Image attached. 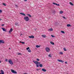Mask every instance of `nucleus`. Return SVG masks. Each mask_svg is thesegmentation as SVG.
I'll return each instance as SVG.
<instances>
[{
    "mask_svg": "<svg viewBox=\"0 0 74 74\" xmlns=\"http://www.w3.org/2000/svg\"><path fill=\"white\" fill-rule=\"evenodd\" d=\"M33 62L36 64V66L37 67H39V66L38 65V64H40V63L38 61H36L34 60L33 61Z\"/></svg>",
    "mask_w": 74,
    "mask_h": 74,
    "instance_id": "1",
    "label": "nucleus"
},
{
    "mask_svg": "<svg viewBox=\"0 0 74 74\" xmlns=\"http://www.w3.org/2000/svg\"><path fill=\"white\" fill-rule=\"evenodd\" d=\"M24 20L26 21H29V18L27 16H26L24 17Z\"/></svg>",
    "mask_w": 74,
    "mask_h": 74,
    "instance_id": "2",
    "label": "nucleus"
},
{
    "mask_svg": "<svg viewBox=\"0 0 74 74\" xmlns=\"http://www.w3.org/2000/svg\"><path fill=\"white\" fill-rule=\"evenodd\" d=\"M8 62L10 64H11V65H12V64H13V62H12V61L11 60H9Z\"/></svg>",
    "mask_w": 74,
    "mask_h": 74,
    "instance_id": "3",
    "label": "nucleus"
},
{
    "mask_svg": "<svg viewBox=\"0 0 74 74\" xmlns=\"http://www.w3.org/2000/svg\"><path fill=\"white\" fill-rule=\"evenodd\" d=\"M45 50L47 52H49V51H50V49H49V48L48 47L46 48Z\"/></svg>",
    "mask_w": 74,
    "mask_h": 74,
    "instance_id": "4",
    "label": "nucleus"
},
{
    "mask_svg": "<svg viewBox=\"0 0 74 74\" xmlns=\"http://www.w3.org/2000/svg\"><path fill=\"white\" fill-rule=\"evenodd\" d=\"M11 71L13 73H14L15 74H16V73H17V72H16L15 71H14L13 69H11Z\"/></svg>",
    "mask_w": 74,
    "mask_h": 74,
    "instance_id": "5",
    "label": "nucleus"
},
{
    "mask_svg": "<svg viewBox=\"0 0 74 74\" xmlns=\"http://www.w3.org/2000/svg\"><path fill=\"white\" fill-rule=\"evenodd\" d=\"M4 44V41L3 40H0V44Z\"/></svg>",
    "mask_w": 74,
    "mask_h": 74,
    "instance_id": "6",
    "label": "nucleus"
},
{
    "mask_svg": "<svg viewBox=\"0 0 74 74\" xmlns=\"http://www.w3.org/2000/svg\"><path fill=\"white\" fill-rule=\"evenodd\" d=\"M29 37L30 38H34V36L33 35H32L31 36H29Z\"/></svg>",
    "mask_w": 74,
    "mask_h": 74,
    "instance_id": "7",
    "label": "nucleus"
},
{
    "mask_svg": "<svg viewBox=\"0 0 74 74\" xmlns=\"http://www.w3.org/2000/svg\"><path fill=\"white\" fill-rule=\"evenodd\" d=\"M53 4H54V5H58V6H60V5L59 4H57L56 3L54 2L53 3Z\"/></svg>",
    "mask_w": 74,
    "mask_h": 74,
    "instance_id": "8",
    "label": "nucleus"
},
{
    "mask_svg": "<svg viewBox=\"0 0 74 74\" xmlns=\"http://www.w3.org/2000/svg\"><path fill=\"white\" fill-rule=\"evenodd\" d=\"M12 30H13V29L12 28H11L10 30L9 31V33H11V32H12Z\"/></svg>",
    "mask_w": 74,
    "mask_h": 74,
    "instance_id": "9",
    "label": "nucleus"
},
{
    "mask_svg": "<svg viewBox=\"0 0 74 74\" xmlns=\"http://www.w3.org/2000/svg\"><path fill=\"white\" fill-rule=\"evenodd\" d=\"M57 61L59 62H62V63L64 62V61H63L62 60H58Z\"/></svg>",
    "mask_w": 74,
    "mask_h": 74,
    "instance_id": "10",
    "label": "nucleus"
},
{
    "mask_svg": "<svg viewBox=\"0 0 74 74\" xmlns=\"http://www.w3.org/2000/svg\"><path fill=\"white\" fill-rule=\"evenodd\" d=\"M0 74H4V71L3 70H1V73H0Z\"/></svg>",
    "mask_w": 74,
    "mask_h": 74,
    "instance_id": "11",
    "label": "nucleus"
},
{
    "mask_svg": "<svg viewBox=\"0 0 74 74\" xmlns=\"http://www.w3.org/2000/svg\"><path fill=\"white\" fill-rule=\"evenodd\" d=\"M20 14H21V15H23L24 16H26V15L24 13H20Z\"/></svg>",
    "mask_w": 74,
    "mask_h": 74,
    "instance_id": "12",
    "label": "nucleus"
},
{
    "mask_svg": "<svg viewBox=\"0 0 74 74\" xmlns=\"http://www.w3.org/2000/svg\"><path fill=\"white\" fill-rule=\"evenodd\" d=\"M42 71H44V72H45L46 71H47V70L44 69H42Z\"/></svg>",
    "mask_w": 74,
    "mask_h": 74,
    "instance_id": "13",
    "label": "nucleus"
},
{
    "mask_svg": "<svg viewBox=\"0 0 74 74\" xmlns=\"http://www.w3.org/2000/svg\"><path fill=\"white\" fill-rule=\"evenodd\" d=\"M48 31H49V32H50L51 31H53V29H52V28H50V29H49Z\"/></svg>",
    "mask_w": 74,
    "mask_h": 74,
    "instance_id": "14",
    "label": "nucleus"
},
{
    "mask_svg": "<svg viewBox=\"0 0 74 74\" xmlns=\"http://www.w3.org/2000/svg\"><path fill=\"white\" fill-rule=\"evenodd\" d=\"M42 36L44 38H45L46 37V35H42Z\"/></svg>",
    "mask_w": 74,
    "mask_h": 74,
    "instance_id": "15",
    "label": "nucleus"
},
{
    "mask_svg": "<svg viewBox=\"0 0 74 74\" xmlns=\"http://www.w3.org/2000/svg\"><path fill=\"white\" fill-rule=\"evenodd\" d=\"M67 27H71V25L70 24H67Z\"/></svg>",
    "mask_w": 74,
    "mask_h": 74,
    "instance_id": "16",
    "label": "nucleus"
},
{
    "mask_svg": "<svg viewBox=\"0 0 74 74\" xmlns=\"http://www.w3.org/2000/svg\"><path fill=\"white\" fill-rule=\"evenodd\" d=\"M2 29L3 30V31L4 32H6V29H5V28H2Z\"/></svg>",
    "mask_w": 74,
    "mask_h": 74,
    "instance_id": "17",
    "label": "nucleus"
},
{
    "mask_svg": "<svg viewBox=\"0 0 74 74\" xmlns=\"http://www.w3.org/2000/svg\"><path fill=\"white\" fill-rule=\"evenodd\" d=\"M69 4H70V5H72V6L74 5V4H73V3H72L71 2H70Z\"/></svg>",
    "mask_w": 74,
    "mask_h": 74,
    "instance_id": "18",
    "label": "nucleus"
},
{
    "mask_svg": "<svg viewBox=\"0 0 74 74\" xmlns=\"http://www.w3.org/2000/svg\"><path fill=\"white\" fill-rule=\"evenodd\" d=\"M50 44H52V45H54V44H55V43L52 42H51Z\"/></svg>",
    "mask_w": 74,
    "mask_h": 74,
    "instance_id": "19",
    "label": "nucleus"
},
{
    "mask_svg": "<svg viewBox=\"0 0 74 74\" xmlns=\"http://www.w3.org/2000/svg\"><path fill=\"white\" fill-rule=\"evenodd\" d=\"M43 66L41 64H39V67H42Z\"/></svg>",
    "mask_w": 74,
    "mask_h": 74,
    "instance_id": "20",
    "label": "nucleus"
},
{
    "mask_svg": "<svg viewBox=\"0 0 74 74\" xmlns=\"http://www.w3.org/2000/svg\"><path fill=\"white\" fill-rule=\"evenodd\" d=\"M27 15H28V16L29 17L31 18L32 17V16H31V15H30V14H27Z\"/></svg>",
    "mask_w": 74,
    "mask_h": 74,
    "instance_id": "21",
    "label": "nucleus"
},
{
    "mask_svg": "<svg viewBox=\"0 0 74 74\" xmlns=\"http://www.w3.org/2000/svg\"><path fill=\"white\" fill-rule=\"evenodd\" d=\"M40 47V46H39V45H36V48H39V47Z\"/></svg>",
    "mask_w": 74,
    "mask_h": 74,
    "instance_id": "22",
    "label": "nucleus"
},
{
    "mask_svg": "<svg viewBox=\"0 0 74 74\" xmlns=\"http://www.w3.org/2000/svg\"><path fill=\"white\" fill-rule=\"evenodd\" d=\"M2 4L4 6H6V4L5 3H3Z\"/></svg>",
    "mask_w": 74,
    "mask_h": 74,
    "instance_id": "23",
    "label": "nucleus"
},
{
    "mask_svg": "<svg viewBox=\"0 0 74 74\" xmlns=\"http://www.w3.org/2000/svg\"><path fill=\"white\" fill-rule=\"evenodd\" d=\"M60 14H63V11H60Z\"/></svg>",
    "mask_w": 74,
    "mask_h": 74,
    "instance_id": "24",
    "label": "nucleus"
},
{
    "mask_svg": "<svg viewBox=\"0 0 74 74\" xmlns=\"http://www.w3.org/2000/svg\"><path fill=\"white\" fill-rule=\"evenodd\" d=\"M20 43H22V44H25V42H22L21 41L20 42Z\"/></svg>",
    "mask_w": 74,
    "mask_h": 74,
    "instance_id": "25",
    "label": "nucleus"
},
{
    "mask_svg": "<svg viewBox=\"0 0 74 74\" xmlns=\"http://www.w3.org/2000/svg\"><path fill=\"white\" fill-rule=\"evenodd\" d=\"M28 50L29 52H31V50L30 49H29Z\"/></svg>",
    "mask_w": 74,
    "mask_h": 74,
    "instance_id": "26",
    "label": "nucleus"
},
{
    "mask_svg": "<svg viewBox=\"0 0 74 74\" xmlns=\"http://www.w3.org/2000/svg\"><path fill=\"white\" fill-rule=\"evenodd\" d=\"M15 25H17V26H18V24L17 23H15Z\"/></svg>",
    "mask_w": 74,
    "mask_h": 74,
    "instance_id": "27",
    "label": "nucleus"
},
{
    "mask_svg": "<svg viewBox=\"0 0 74 74\" xmlns=\"http://www.w3.org/2000/svg\"><path fill=\"white\" fill-rule=\"evenodd\" d=\"M60 55H63V52H60Z\"/></svg>",
    "mask_w": 74,
    "mask_h": 74,
    "instance_id": "28",
    "label": "nucleus"
},
{
    "mask_svg": "<svg viewBox=\"0 0 74 74\" xmlns=\"http://www.w3.org/2000/svg\"><path fill=\"white\" fill-rule=\"evenodd\" d=\"M61 33H64V32L63 31H61Z\"/></svg>",
    "mask_w": 74,
    "mask_h": 74,
    "instance_id": "29",
    "label": "nucleus"
},
{
    "mask_svg": "<svg viewBox=\"0 0 74 74\" xmlns=\"http://www.w3.org/2000/svg\"><path fill=\"white\" fill-rule=\"evenodd\" d=\"M64 50L65 51H67V50H66V48H64Z\"/></svg>",
    "mask_w": 74,
    "mask_h": 74,
    "instance_id": "30",
    "label": "nucleus"
},
{
    "mask_svg": "<svg viewBox=\"0 0 74 74\" xmlns=\"http://www.w3.org/2000/svg\"><path fill=\"white\" fill-rule=\"evenodd\" d=\"M36 60L37 61H40V60H39V59L37 58L36 59Z\"/></svg>",
    "mask_w": 74,
    "mask_h": 74,
    "instance_id": "31",
    "label": "nucleus"
},
{
    "mask_svg": "<svg viewBox=\"0 0 74 74\" xmlns=\"http://www.w3.org/2000/svg\"><path fill=\"white\" fill-rule=\"evenodd\" d=\"M49 57H52V56H51V55L49 54Z\"/></svg>",
    "mask_w": 74,
    "mask_h": 74,
    "instance_id": "32",
    "label": "nucleus"
},
{
    "mask_svg": "<svg viewBox=\"0 0 74 74\" xmlns=\"http://www.w3.org/2000/svg\"><path fill=\"white\" fill-rule=\"evenodd\" d=\"M29 49V47H28L26 48V49L27 50H28Z\"/></svg>",
    "mask_w": 74,
    "mask_h": 74,
    "instance_id": "33",
    "label": "nucleus"
},
{
    "mask_svg": "<svg viewBox=\"0 0 74 74\" xmlns=\"http://www.w3.org/2000/svg\"><path fill=\"white\" fill-rule=\"evenodd\" d=\"M51 36L52 37H55V36H53V35H51Z\"/></svg>",
    "mask_w": 74,
    "mask_h": 74,
    "instance_id": "34",
    "label": "nucleus"
},
{
    "mask_svg": "<svg viewBox=\"0 0 74 74\" xmlns=\"http://www.w3.org/2000/svg\"><path fill=\"white\" fill-rule=\"evenodd\" d=\"M55 10H53V11H52V12H53V13H55Z\"/></svg>",
    "mask_w": 74,
    "mask_h": 74,
    "instance_id": "35",
    "label": "nucleus"
},
{
    "mask_svg": "<svg viewBox=\"0 0 74 74\" xmlns=\"http://www.w3.org/2000/svg\"><path fill=\"white\" fill-rule=\"evenodd\" d=\"M1 12H2V11L0 10V13H1Z\"/></svg>",
    "mask_w": 74,
    "mask_h": 74,
    "instance_id": "36",
    "label": "nucleus"
},
{
    "mask_svg": "<svg viewBox=\"0 0 74 74\" xmlns=\"http://www.w3.org/2000/svg\"><path fill=\"white\" fill-rule=\"evenodd\" d=\"M18 55H21V53H18Z\"/></svg>",
    "mask_w": 74,
    "mask_h": 74,
    "instance_id": "37",
    "label": "nucleus"
},
{
    "mask_svg": "<svg viewBox=\"0 0 74 74\" xmlns=\"http://www.w3.org/2000/svg\"><path fill=\"white\" fill-rule=\"evenodd\" d=\"M8 60H7V59H6L5 60V62H7Z\"/></svg>",
    "mask_w": 74,
    "mask_h": 74,
    "instance_id": "38",
    "label": "nucleus"
},
{
    "mask_svg": "<svg viewBox=\"0 0 74 74\" xmlns=\"http://www.w3.org/2000/svg\"><path fill=\"white\" fill-rule=\"evenodd\" d=\"M4 24H2V25H1L2 26H4Z\"/></svg>",
    "mask_w": 74,
    "mask_h": 74,
    "instance_id": "39",
    "label": "nucleus"
},
{
    "mask_svg": "<svg viewBox=\"0 0 74 74\" xmlns=\"http://www.w3.org/2000/svg\"><path fill=\"white\" fill-rule=\"evenodd\" d=\"M65 64H67V62H65Z\"/></svg>",
    "mask_w": 74,
    "mask_h": 74,
    "instance_id": "40",
    "label": "nucleus"
},
{
    "mask_svg": "<svg viewBox=\"0 0 74 74\" xmlns=\"http://www.w3.org/2000/svg\"><path fill=\"white\" fill-rule=\"evenodd\" d=\"M39 70H40V69H36L37 71H38Z\"/></svg>",
    "mask_w": 74,
    "mask_h": 74,
    "instance_id": "41",
    "label": "nucleus"
},
{
    "mask_svg": "<svg viewBox=\"0 0 74 74\" xmlns=\"http://www.w3.org/2000/svg\"><path fill=\"white\" fill-rule=\"evenodd\" d=\"M63 18H64V19H66V18L64 16H63Z\"/></svg>",
    "mask_w": 74,
    "mask_h": 74,
    "instance_id": "42",
    "label": "nucleus"
},
{
    "mask_svg": "<svg viewBox=\"0 0 74 74\" xmlns=\"http://www.w3.org/2000/svg\"><path fill=\"white\" fill-rule=\"evenodd\" d=\"M24 1H27V0H24Z\"/></svg>",
    "mask_w": 74,
    "mask_h": 74,
    "instance_id": "43",
    "label": "nucleus"
},
{
    "mask_svg": "<svg viewBox=\"0 0 74 74\" xmlns=\"http://www.w3.org/2000/svg\"><path fill=\"white\" fill-rule=\"evenodd\" d=\"M15 6H16V7H18V6L17 5H15Z\"/></svg>",
    "mask_w": 74,
    "mask_h": 74,
    "instance_id": "44",
    "label": "nucleus"
},
{
    "mask_svg": "<svg viewBox=\"0 0 74 74\" xmlns=\"http://www.w3.org/2000/svg\"><path fill=\"white\" fill-rule=\"evenodd\" d=\"M2 20V19H0V21H1Z\"/></svg>",
    "mask_w": 74,
    "mask_h": 74,
    "instance_id": "45",
    "label": "nucleus"
},
{
    "mask_svg": "<svg viewBox=\"0 0 74 74\" xmlns=\"http://www.w3.org/2000/svg\"><path fill=\"white\" fill-rule=\"evenodd\" d=\"M1 61H0V63H1Z\"/></svg>",
    "mask_w": 74,
    "mask_h": 74,
    "instance_id": "46",
    "label": "nucleus"
},
{
    "mask_svg": "<svg viewBox=\"0 0 74 74\" xmlns=\"http://www.w3.org/2000/svg\"><path fill=\"white\" fill-rule=\"evenodd\" d=\"M11 49V48H9V49Z\"/></svg>",
    "mask_w": 74,
    "mask_h": 74,
    "instance_id": "47",
    "label": "nucleus"
},
{
    "mask_svg": "<svg viewBox=\"0 0 74 74\" xmlns=\"http://www.w3.org/2000/svg\"><path fill=\"white\" fill-rule=\"evenodd\" d=\"M22 34H21V36H22Z\"/></svg>",
    "mask_w": 74,
    "mask_h": 74,
    "instance_id": "48",
    "label": "nucleus"
},
{
    "mask_svg": "<svg viewBox=\"0 0 74 74\" xmlns=\"http://www.w3.org/2000/svg\"><path fill=\"white\" fill-rule=\"evenodd\" d=\"M35 30H36V29H35Z\"/></svg>",
    "mask_w": 74,
    "mask_h": 74,
    "instance_id": "49",
    "label": "nucleus"
}]
</instances>
